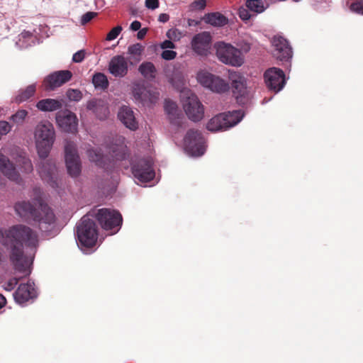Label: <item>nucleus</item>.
I'll return each mask as SVG.
<instances>
[{
  "instance_id": "obj_1",
  "label": "nucleus",
  "mask_w": 363,
  "mask_h": 363,
  "mask_svg": "<svg viewBox=\"0 0 363 363\" xmlns=\"http://www.w3.org/2000/svg\"><path fill=\"white\" fill-rule=\"evenodd\" d=\"M10 242V261L14 269L25 275L30 274V262L24 255L23 246L36 250L39 245L38 235L30 227L18 224L6 232Z\"/></svg>"
},
{
  "instance_id": "obj_2",
  "label": "nucleus",
  "mask_w": 363,
  "mask_h": 363,
  "mask_svg": "<svg viewBox=\"0 0 363 363\" xmlns=\"http://www.w3.org/2000/svg\"><path fill=\"white\" fill-rule=\"evenodd\" d=\"M34 197L32 201H21L15 203L16 213L25 219H30L38 224L43 232H48L55 221V216L51 208L43 201L40 189H33Z\"/></svg>"
},
{
  "instance_id": "obj_3",
  "label": "nucleus",
  "mask_w": 363,
  "mask_h": 363,
  "mask_svg": "<svg viewBox=\"0 0 363 363\" xmlns=\"http://www.w3.org/2000/svg\"><path fill=\"white\" fill-rule=\"evenodd\" d=\"M34 139L39 157L45 160L48 157L55 140L53 125L48 121H40L34 130Z\"/></svg>"
},
{
  "instance_id": "obj_4",
  "label": "nucleus",
  "mask_w": 363,
  "mask_h": 363,
  "mask_svg": "<svg viewBox=\"0 0 363 363\" xmlns=\"http://www.w3.org/2000/svg\"><path fill=\"white\" fill-rule=\"evenodd\" d=\"M90 214L84 216L77 225V238L79 245L86 248L93 247L98 239V228Z\"/></svg>"
},
{
  "instance_id": "obj_5",
  "label": "nucleus",
  "mask_w": 363,
  "mask_h": 363,
  "mask_svg": "<svg viewBox=\"0 0 363 363\" xmlns=\"http://www.w3.org/2000/svg\"><path fill=\"white\" fill-rule=\"evenodd\" d=\"M241 110L221 113L213 117L207 123V128L211 132L225 130L237 125L242 118Z\"/></svg>"
},
{
  "instance_id": "obj_6",
  "label": "nucleus",
  "mask_w": 363,
  "mask_h": 363,
  "mask_svg": "<svg viewBox=\"0 0 363 363\" xmlns=\"http://www.w3.org/2000/svg\"><path fill=\"white\" fill-rule=\"evenodd\" d=\"M216 56L220 62L234 67H240L244 63L241 51L233 45L224 42H218L215 45Z\"/></svg>"
},
{
  "instance_id": "obj_7",
  "label": "nucleus",
  "mask_w": 363,
  "mask_h": 363,
  "mask_svg": "<svg viewBox=\"0 0 363 363\" xmlns=\"http://www.w3.org/2000/svg\"><path fill=\"white\" fill-rule=\"evenodd\" d=\"M94 217L103 229L115 232L118 230L123 221L121 214L111 208H104L97 210Z\"/></svg>"
},
{
  "instance_id": "obj_8",
  "label": "nucleus",
  "mask_w": 363,
  "mask_h": 363,
  "mask_svg": "<svg viewBox=\"0 0 363 363\" xmlns=\"http://www.w3.org/2000/svg\"><path fill=\"white\" fill-rule=\"evenodd\" d=\"M198 82L204 87L218 94H223L229 91L230 85L228 82L219 76L207 72H201L197 75Z\"/></svg>"
},
{
  "instance_id": "obj_9",
  "label": "nucleus",
  "mask_w": 363,
  "mask_h": 363,
  "mask_svg": "<svg viewBox=\"0 0 363 363\" xmlns=\"http://www.w3.org/2000/svg\"><path fill=\"white\" fill-rule=\"evenodd\" d=\"M185 150L192 156H201L205 152L204 139L201 133L195 129H190L184 138Z\"/></svg>"
},
{
  "instance_id": "obj_10",
  "label": "nucleus",
  "mask_w": 363,
  "mask_h": 363,
  "mask_svg": "<svg viewBox=\"0 0 363 363\" xmlns=\"http://www.w3.org/2000/svg\"><path fill=\"white\" fill-rule=\"evenodd\" d=\"M65 157L69 174L72 177H78L81 173L82 165L76 145L73 142H66L65 145Z\"/></svg>"
},
{
  "instance_id": "obj_11",
  "label": "nucleus",
  "mask_w": 363,
  "mask_h": 363,
  "mask_svg": "<svg viewBox=\"0 0 363 363\" xmlns=\"http://www.w3.org/2000/svg\"><path fill=\"white\" fill-rule=\"evenodd\" d=\"M183 108L188 118L194 122L201 121L204 116L203 106L194 94L184 100Z\"/></svg>"
},
{
  "instance_id": "obj_12",
  "label": "nucleus",
  "mask_w": 363,
  "mask_h": 363,
  "mask_svg": "<svg viewBox=\"0 0 363 363\" xmlns=\"http://www.w3.org/2000/svg\"><path fill=\"white\" fill-rule=\"evenodd\" d=\"M264 79L267 87L275 92L281 90L286 83L284 71L277 67L267 69L264 74Z\"/></svg>"
},
{
  "instance_id": "obj_13",
  "label": "nucleus",
  "mask_w": 363,
  "mask_h": 363,
  "mask_svg": "<svg viewBox=\"0 0 363 363\" xmlns=\"http://www.w3.org/2000/svg\"><path fill=\"white\" fill-rule=\"evenodd\" d=\"M132 173L141 182H147L155 177V172L150 160L140 159L132 164Z\"/></svg>"
},
{
  "instance_id": "obj_14",
  "label": "nucleus",
  "mask_w": 363,
  "mask_h": 363,
  "mask_svg": "<svg viewBox=\"0 0 363 363\" xmlns=\"http://www.w3.org/2000/svg\"><path fill=\"white\" fill-rule=\"evenodd\" d=\"M38 171L41 179L47 182L52 188L57 189L59 186L57 177V168L52 161L50 160L42 161L38 167Z\"/></svg>"
},
{
  "instance_id": "obj_15",
  "label": "nucleus",
  "mask_w": 363,
  "mask_h": 363,
  "mask_svg": "<svg viewBox=\"0 0 363 363\" xmlns=\"http://www.w3.org/2000/svg\"><path fill=\"white\" fill-rule=\"evenodd\" d=\"M133 95L135 99L143 105L155 104L159 99L160 93L156 89L146 88L141 85L133 87Z\"/></svg>"
},
{
  "instance_id": "obj_16",
  "label": "nucleus",
  "mask_w": 363,
  "mask_h": 363,
  "mask_svg": "<svg viewBox=\"0 0 363 363\" xmlns=\"http://www.w3.org/2000/svg\"><path fill=\"white\" fill-rule=\"evenodd\" d=\"M272 54L280 61H288L292 57V49L286 39L281 36H274L272 40Z\"/></svg>"
},
{
  "instance_id": "obj_17",
  "label": "nucleus",
  "mask_w": 363,
  "mask_h": 363,
  "mask_svg": "<svg viewBox=\"0 0 363 363\" xmlns=\"http://www.w3.org/2000/svg\"><path fill=\"white\" fill-rule=\"evenodd\" d=\"M56 121L65 132L74 133L77 130L78 119L76 114L69 110L58 112L56 115Z\"/></svg>"
},
{
  "instance_id": "obj_18",
  "label": "nucleus",
  "mask_w": 363,
  "mask_h": 363,
  "mask_svg": "<svg viewBox=\"0 0 363 363\" xmlns=\"http://www.w3.org/2000/svg\"><path fill=\"white\" fill-rule=\"evenodd\" d=\"M211 35L208 32H201L195 35L191 42V48L197 55L206 56L211 44Z\"/></svg>"
},
{
  "instance_id": "obj_19",
  "label": "nucleus",
  "mask_w": 363,
  "mask_h": 363,
  "mask_svg": "<svg viewBox=\"0 0 363 363\" xmlns=\"http://www.w3.org/2000/svg\"><path fill=\"white\" fill-rule=\"evenodd\" d=\"M164 109L169 123L177 128H182L185 118L176 102L165 99Z\"/></svg>"
},
{
  "instance_id": "obj_20",
  "label": "nucleus",
  "mask_w": 363,
  "mask_h": 363,
  "mask_svg": "<svg viewBox=\"0 0 363 363\" xmlns=\"http://www.w3.org/2000/svg\"><path fill=\"white\" fill-rule=\"evenodd\" d=\"M72 77L69 70H61L55 72L48 75L44 80L45 89L47 91L54 90L69 82Z\"/></svg>"
},
{
  "instance_id": "obj_21",
  "label": "nucleus",
  "mask_w": 363,
  "mask_h": 363,
  "mask_svg": "<svg viewBox=\"0 0 363 363\" xmlns=\"http://www.w3.org/2000/svg\"><path fill=\"white\" fill-rule=\"evenodd\" d=\"M108 69L115 77H124L128 72V61L123 55H115L111 59Z\"/></svg>"
},
{
  "instance_id": "obj_22",
  "label": "nucleus",
  "mask_w": 363,
  "mask_h": 363,
  "mask_svg": "<svg viewBox=\"0 0 363 363\" xmlns=\"http://www.w3.org/2000/svg\"><path fill=\"white\" fill-rule=\"evenodd\" d=\"M228 79L231 83L232 91L235 97L238 99L247 93V85L245 77L238 72L228 71Z\"/></svg>"
},
{
  "instance_id": "obj_23",
  "label": "nucleus",
  "mask_w": 363,
  "mask_h": 363,
  "mask_svg": "<svg viewBox=\"0 0 363 363\" xmlns=\"http://www.w3.org/2000/svg\"><path fill=\"white\" fill-rule=\"evenodd\" d=\"M0 171L11 181L21 184L22 179L14 164L4 154L0 152Z\"/></svg>"
},
{
  "instance_id": "obj_24",
  "label": "nucleus",
  "mask_w": 363,
  "mask_h": 363,
  "mask_svg": "<svg viewBox=\"0 0 363 363\" xmlns=\"http://www.w3.org/2000/svg\"><path fill=\"white\" fill-rule=\"evenodd\" d=\"M13 296L15 301L20 304L28 301L35 297L34 284L30 283L21 284Z\"/></svg>"
},
{
  "instance_id": "obj_25",
  "label": "nucleus",
  "mask_w": 363,
  "mask_h": 363,
  "mask_svg": "<svg viewBox=\"0 0 363 363\" xmlns=\"http://www.w3.org/2000/svg\"><path fill=\"white\" fill-rule=\"evenodd\" d=\"M118 117L126 128L133 130L138 128V123L135 119L133 111L128 106H122L118 113Z\"/></svg>"
},
{
  "instance_id": "obj_26",
  "label": "nucleus",
  "mask_w": 363,
  "mask_h": 363,
  "mask_svg": "<svg viewBox=\"0 0 363 363\" xmlns=\"http://www.w3.org/2000/svg\"><path fill=\"white\" fill-rule=\"evenodd\" d=\"M86 108L91 111L100 120L105 119L108 114V108L101 100L92 99L89 101Z\"/></svg>"
},
{
  "instance_id": "obj_27",
  "label": "nucleus",
  "mask_w": 363,
  "mask_h": 363,
  "mask_svg": "<svg viewBox=\"0 0 363 363\" xmlns=\"http://www.w3.org/2000/svg\"><path fill=\"white\" fill-rule=\"evenodd\" d=\"M62 107V101L54 99H45L40 100L36 104V108L44 112H52Z\"/></svg>"
},
{
  "instance_id": "obj_28",
  "label": "nucleus",
  "mask_w": 363,
  "mask_h": 363,
  "mask_svg": "<svg viewBox=\"0 0 363 363\" xmlns=\"http://www.w3.org/2000/svg\"><path fill=\"white\" fill-rule=\"evenodd\" d=\"M203 20L206 23L213 26L221 27L228 23V19L219 12L209 13L204 16Z\"/></svg>"
},
{
  "instance_id": "obj_29",
  "label": "nucleus",
  "mask_w": 363,
  "mask_h": 363,
  "mask_svg": "<svg viewBox=\"0 0 363 363\" xmlns=\"http://www.w3.org/2000/svg\"><path fill=\"white\" fill-rule=\"evenodd\" d=\"M36 86L35 84H30L25 89H21L18 94L16 96L15 101L18 104H21L28 100L35 93Z\"/></svg>"
},
{
  "instance_id": "obj_30",
  "label": "nucleus",
  "mask_w": 363,
  "mask_h": 363,
  "mask_svg": "<svg viewBox=\"0 0 363 363\" xmlns=\"http://www.w3.org/2000/svg\"><path fill=\"white\" fill-rule=\"evenodd\" d=\"M140 74L145 78L154 79L157 72L153 63L150 62H143L138 68Z\"/></svg>"
},
{
  "instance_id": "obj_31",
  "label": "nucleus",
  "mask_w": 363,
  "mask_h": 363,
  "mask_svg": "<svg viewBox=\"0 0 363 363\" xmlns=\"http://www.w3.org/2000/svg\"><path fill=\"white\" fill-rule=\"evenodd\" d=\"M92 83L95 88L102 90L106 89L109 85L107 77L101 72H97L93 75Z\"/></svg>"
},
{
  "instance_id": "obj_32",
  "label": "nucleus",
  "mask_w": 363,
  "mask_h": 363,
  "mask_svg": "<svg viewBox=\"0 0 363 363\" xmlns=\"http://www.w3.org/2000/svg\"><path fill=\"white\" fill-rule=\"evenodd\" d=\"M16 162L21 169L22 172L29 174L33 172V167L31 160L25 155H20L16 159Z\"/></svg>"
},
{
  "instance_id": "obj_33",
  "label": "nucleus",
  "mask_w": 363,
  "mask_h": 363,
  "mask_svg": "<svg viewBox=\"0 0 363 363\" xmlns=\"http://www.w3.org/2000/svg\"><path fill=\"white\" fill-rule=\"evenodd\" d=\"M87 155L89 158V160L91 162H95L97 165L101 166L104 155L101 150V149L99 148H91L87 150Z\"/></svg>"
},
{
  "instance_id": "obj_34",
  "label": "nucleus",
  "mask_w": 363,
  "mask_h": 363,
  "mask_svg": "<svg viewBox=\"0 0 363 363\" xmlns=\"http://www.w3.org/2000/svg\"><path fill=\"white\" fill-rule=\"evenodd\" d=\"M245 6L250 11L255 13H262L264 11V6L262 0H247Z\"/></svg>"
},
{
  "instance_id": "obj_35",
  "label": "nucleus",
  "mask_w": 363,
  "mask_h": 363,
  "mask_svg": "<svg viewBox=\"0 0 363 363\" xmlns=\"http://www.w3.org/2000/svg\"><path fill=\"white\" fill-rule=\"evenodd\" d=\"M125 146L123 145H119L113 146L111 149V156L116 160H122L125 157Z\"/></svg>"
},
{
  "instance_id": "obj_36",
  "label": "nucleus",
  "mask_w": 363,
  "mask_h": 363,
  "mask_svg": "<svg viewBox=\"0 0 363 363\" xmlns=\"http://www.w3.org/2000/svg\"><path fill=\"white\" fill-rule=\"evenodd\" d=\"M28 113V111L25 109L18 110L10 117V120L17 125L23 124Z\"/></svg>"
},
{
  "instance_id": "obj_37",
  "label": "nucleus",
  "mask_w": 363,
  "mask_h": 363,
  "mask_svg": "<svg viewBox=\"0 0 363 363\" xmlns=\"http://www.w3.org/2000/svg\"><path fill=\"white\" fill-rule=\"evenodd\" d=\"M66 96L70 101H79L82 98V93L79 89H69L66 92Z\"/></svg>"
},
{
  "instance_id": "obj_38",
  "label": "nucleus",
  "mask_w": 363,
  "mask_h": 363,
  "mask_svg": "<svg viewBox=\"0 0 363 363\" xmlns=\"http://www.w3.org/2000/svg\"><path fill=\"white\" fill-rule=\"evenodd\" d=\"M143 50V47L140 43H135L128 47V54L134 56H140Z\"/></svg>"
},
{
  "instance_id": "obj_39",
  "label": "nucleus",
  "mask_w": 363,
  "mask_h": 363,
  "mask_svg": "<svg viewBox=\"0 0 363 363\" xmlns=\"http://www.w3.org/2000/svg\"><path fill=\"white\" fill-rule=\"evenodd\" d=\"M350 10L358 14L363 15V0H356L350 4Z\"/></svg>"
},
{
  "instance_id": "obj_40",
  "label": "nucleus",
  "mask_w": 363,
  "mask_h": 363,
  "mask_svg": "<svg viewBox=\"0 0 363 363\" xmlns=\"http://www.w3.org/2000/svg\"><path fill=\"white\" fill-rule=\"evenodd\" d=\"M167 37L172 40H179L182 37V33L177 28H171L167 30Z\"/></svg>"
},
{
  "instance_id": "obj_41",
  "label": "nucleus",
  "mask_w": 363,
  "mask_h": 363,
  "mask_svg": "<svg viewBox=\"0 0 363 363\" xmlns=\"http://www.w3.org/2000/svg\"><path fill=\"white\" fill-rule=\"evenodd\" d=\"M122 30L121 26H117L112 28L110 32L107 34L106 40L111 41L116 39Z\"/></svg>"
},
{
  "instance_id": "obj_42",
  "label": "nucleus",
  "mask_w": 363,
  "mask_h": 363,
  "mask_svg": "<svg viewBox=\"0 0 363 363\" xmlns=\"http://www.w3.org/2000/svg\"><path fill=\"white\" fill-rule=\"evenodd\" d=\"M11 130V125L6 121H0V136L6 135Z\"/></svg>"
},
{
  "instance_id": "obj_43",
  "label": "nucleus",
  "mask_w": 363,
  "mask_h": 363,
  "mask_svg": "<svg viewBox=\"0 0 363 363\" xmlns=\"http://www.w3.org/2000/svg\"><path fill=\"white\" fill-rule=\"evenodd\" d=\"M97 15L95 12L89 11L85 13L81 18L82 25H85L92 20Z\"/></svg>"
},
{
  "instance_id": "obj_44",
  "label": "nucleus",
  "mask_w": 363,
  "mask_h": 363,
  "mask_svg": "<svg viewBox=\"0 0 363 363\" xmlns=\"http://www.w3.org/2000/svg\"><path fill=\"white\" fill-rule=\"evenodd\" d=\"M206 6V0H196L194 1L191 4V7L192 10H203Z\"/></svg>"
},
{
  "instance_id": "obj_45",
  "label": "nucleus",
  "mask_w": 363,
  "mask_h": 363,
  "mask_svg": "<svg viewBox=\"0 0 363 363\" xmlns=\"http://www.w3.org/2000/svg\"><path fill=\"white\" fill-rule=\"evenodd\" d=\"M86 52L84 50H79L73 55L72 60L74 62H82L85 58Z\"/></svg>"
},
{
  "instance_id": "obj_46",
  "label": "nucleus",
  "mask_w": 363,
  "mask_h": 363,
  "mask_svg": "<svg viewBox=\"0 0 363 363\" xmlns=\"http://www.w3.org/2000/svg\"><path fill=\"white\" fill-rule=\"evenodd\" d=\"M177 52L173 50H166L162 52V57L166 60H171L176 57Z\"/></svg>"
},
{
  "instance_id": "obj_47",
  "label": "nucleus",
  "mask_w": 363,
  "mask_h": 363,
  "mask_svg": "<svg viewBox=\"0 0 363 363\" xmlns=\"http://www.w3.org/2000/svg\"><path fill=\"white\" fill-rule=\"evenodd\" d=\"M249 9L245 8H240L238 10V14L242 20L247 21L250 18L251 16L249 13Z\"/></svg>"
},
{
  "instance_id": "obj_48",
  "label": "nucleus",
  "mask_w": 363,
  "mask_h": 363,
  "mask_svg": "<svg viewBox=\"0 0 363 363\" xmlns=\"http://www.w3.org/2000/svg\"><path fill=\"white\" fill-rule=\"evenodd\" d=\"M145 6L151 10L157 9L160 6L159 0H145Z\"/></svg>"
},
{
  "instance_id": "obj_49",
  "label": "nucleus",
  "mask_w": 363,
  "mask_h": 363,
  "mask_svg": "<svg viewBox=\"0 0 363 363\" xmlns=\"http://www.w3.org/2000/svg\"><path fill=\"white\" fill-rule=\"evenodd\" d=\"M161 48L162 49H173L175 48L174 44L172 43V40H166L161 44Z\"/></svg>"
},
{
  "instance_id": "obj_50",
  "label": "nucleus",
  "mask_w": 363,
  "mask_h": 363,
  "mask_svg": "<svg viewBox=\"0 0 363 363\" xmlns=\"http://www.w3.org/2000/svg\"><path fill=\"white\" fill-rule=\"evenodd\" d=\"M18 283V280L16 279H13L12 280H10L7 284H6V286L5 287V289L7 290V291H11L12 290L15 285H16Z\"/></svg>"
},
{
  "instance_id": "obj_51",
  "label": "nucleus",
  "mask_w": 363,
  "mask_h": 363,
  "mask_svg": "<svg viewBox=\"0 0 363 363\" xmlns=\"http://www.w3.org/2000/svg\"><path fill=\"white\" fill-rule=\"evenodd\" d=\"M141 28V23L138 21H134L131 23L130 28L133 31H137Z\"/></svg>"
},
{
  "instance_id": "obj_52",
  "label": "nucleus",
  "mask_w": 363,
  "mask_h": 363,
  "mask_svg": "<svg viewBox=\"0 0 363 363\" xmlns=\"http://www.w3.org/2000/svg\"><path fill=\"white\" fill-rule=\"evenodd\" d=\"M169 16L167 13H160L158 17V21L162 23H166L169 21Z\"/></svg>"
},
{
  "instance_id": "obj_53",
  "label": "nucleus",
  "mask_w": 363,
  "mask_h": 363,
  "mask_svg": "<svg viewBox=\"0 0 363 363\" xmlns=\"http://www.w3.org/2000/svg\"><path fill=\"white\" fill-rule=\"evenodd\" d=\"M138 30L139 31L137 34V38L140 40H143L145 38V35L147 34V28H143Z\"/></svg>"
},
{
  "instance_id": "obj_54",
  "label": "nucleus",
  "mask_w": 363,
  "mask_h": 363,
  "mask_svg": "<svg viewBox=\"0 0 363 363\" xmlns=\"http://www.w3.org/2000/svg\"><path fill=\"white\" fill-rule=\"evenodd\" d=\"M251 47H250V45L247 43H244L241 46H240V50H242L245 52H247L250 51Z\"/></svg>"
},
{
  "instance_id": "obj_55",
  "label": "nucleus",
  "mask_w": 363,
  "mask_h": 363,
  "mask_svg": "<svg viewBox=\"0 0 363 363\" xmlns=\"http://www.w3.org/2000/svg\"><path fill=\"white\" fill-rule=\"evenodd\" d=\"M6 303V300L5 298V297L0 294V308H1L2 307H4Z\"/></svg>"
},
{
  "instance_id": "obj_56",
  "label": "nucleus",
  "mask_w": 363,
  "mask_h": 363,
  "mask_svg": "<svg viewBox=\"0 0 363 363\" xmlns=\"http://www.w3.org/2000/svg\"><path fill=\"white\" fill-rule=\"evenodd\" d=\"M197 22H196L194 20L192 19H188V26H191L194 25H196Z\"/></svg>"
},
{
  "instance_id": "obj_57",
  "label": "nucleus",
  "mask_w": 363,
  "mask_h": 363,
  "mask_svg": "<svg viewBox=\"0 0 363 363\" xmlns=\"http://www.w3.org/2000/svg\"><path fill=\"white\" fill-rule=\"evenodd\" d=\"M131 13H132L133 15H134V14H135V11L133 10V11H131Z\"/></svg>"
}]
</instances>
